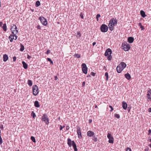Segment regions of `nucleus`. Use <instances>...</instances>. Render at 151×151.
<instances>
[{
  "mask_svg": "<svg viewBox=\"0 0 151 151\" xmlns=\"http://www.w3.org/2000/svg\"><path fill=\"white\" fill-rule=\"evenodd\" d=\"M8 57L7 55L6 54H5L3 55V61L4 62H6L8 59Z\"/></svg>",
  "mask_w": 151,
  "mask_h": 151,
  "instance_id": "obj_22",
  "label": "nucleus"
},
{
  "mask_svg": "<svg viewBox=\"0 0 151 151\" xmlns=\"http://www.w3.org/2000/svg\"><path fill=\"white\" fill-rule=\"evenodd\" d=\"M139 25L140 27V26H142V25L141 23H139L138 24Z\"/></svg>",
  "mask_w": 151,
  "mask_h": 151,
  "instance_id": "obj_59",
  "label": "nucleus"
},
{
  "mask_svg": "<svg viewBox=\"0 0 151 151\" xmlns=\"http://www.w3.org/2000/svg\"><path fill=\"white\" fill-rule=\"evenodd\" d=\"M17 36L15 35V36H14V39H13V40H16L17 39Z\"/></svg>",
  "mask_w": 151,
  "mask_h": 151,
  "instance_id": "obj_51",
  "label": "nucleus"
},
{
  "mask_svg": "<svg viewBox=\"0 0 151 151\" xmlns=\"http://www.w3.org/2000/svg\"><path fill=\"white\" fill-rule=\"evenodd\" d=\"M35 106L36 107L38 108L40 107V105L39 104L38 101H36L34 103Z\"/></svg>",
  "mask_w": 151,
  "mask_h": 151,
  "instance_id": "obj_23",
  "label": "nucleus"
},
{
  "mask_svg": "<svg viewBox=\"0 0 151 151\" xmlns=\"http://www.w3.org/2000/svg\"><path fill=\"white\" fill-rule=\"evenodd\" d=\"M134 40V38L133 37H129L128 38V42L129 43H132Z\"/></svg>",
  "mask_w": 151,
  "mask_h": 151,
  "instance_id": "obj_18",
  "label": "nucleus"
},
{
  "mask_svg": "<svg viewBox=\"0 0 151 151\" xmlns=\"http://www.w3.org/2000/svg\"><path fill=\"white\" fill-rule=\"evenodd\" d=\"M93 140L95 142H96L97 140V137H95V136L94 137V138L93 139Z\"/></svg>",
  "mask_w": 151,
  "mask_h": 151,
  "instance_id": "obj_40",
  "label": "nucleus"
},
{
  "mask_svg": "<svg viewBox=\"0 0 151 151\" xmlns=\"http://www.w3.org/2000/svg\"><path fill=\"white\" fill-rule=\"evenodd\" d=\"M140 28L141 29V30H142L145 29L144 27L142 25V26L140 27Z\"/></svg>",
  "mask_w": 151,
  "mask_h": 151,
  "instance_id": "obj_45",
  "label": "nucleus"
},
{
  "mask_svg": "<svg viewBox=\"0 0 151 151\" xmlns=\"http://www.w3.org/2000/svg\"><path fill=\"white\" fill-rule=\"evenodd\" d=\"M80 17L82 19H83V14H82V13H81L80 15Z\"/></svg>",
  "mask_w": 151,
  "mask_h": 151,
  "instance_id": "obj_49",
  "label": "nucleus"
},
{
  "mask_svg": "<svg viewBox=\"0 0 151 151\" xmlns=\"http://www.w3.org/2000/svg\"><path fill=\"white\" fill-rule=\"evenodd\" d=\"M3 143V140L1 137H0V145H1Z\"/></svg>",
  "mask_w": 151,
  "mask_h": 151,
  "instance_id": "obj_39",
  "label": "nucleus"
},
{
  "mask_svg": "<svg viewBox=\"0 0 151 151\" xmlns=\"http://www.w3.org/2000/svg\"><path fill=\"white\" fill-rule=\"evenodd\" d=\"M114 116L118 119H119L120 117V115L117 114H115L114 115Z\"/></svg>",
  "mask_w": 151,
  "mask_h": 151,
  "instance_id": "obj_38",
  "label": "nucleus"
},
{
  "mask_svg": "<svg viewBox=\"0 0 151 151\" xmlns=\"http://www.w3.org/2000/svg\"><path fill=\"white\" fill-rule=\"evenodd\" d=\"M113 20H110L109 21V22L108 25L109 29L111 31H112L114 30V26H113V25L112 22H113Z\"/></svg>",
  "mask_w": 151,
  "mask_h": 151,
  "instance_id": "obj_11",
  "label": "nucleus"
},
{
  "mask_svg": "<svg viewBox=\"0 0 151 151\" xmlns=\"http://www.w3.org/2000/svg\"><path fill=\"white\" fill-rule=\"evenodd\" d=\"M42 24L45 25L46 26L47 24V22L46 19L43 17H40L39 19Z\"/></svg>",
  "mask_w": 151,
  "mask_h": 151,
  "instance_id": "obj_4",
  "label": "nucleus"
},
{
  "mask_svg": "<svg viewBox=\"0 0 151 151\" xmlns=\"http://www.w3.org/2000/svg\"><path fill=\"white\" fill-rule=\"evenodd\" d=\"M58 77L57 76H55L54 77V79L55 80H57L58 79Z\"/></svg>",
  "mask_w": 151,
  "mask_h": 151,
  "instance_id": "obj_53",
  "label": "nucleus"
},
{
  "mask_svg": "<svg viewBox=\"0 0 151 151\" xmlns=\"http://www.w3.org/2000/svg\"><path fill=\"white\" fill-rule=\"evenodd\" d=\"M104 69H105V70H106V67L105 66H104V68H103Z\"/></svg>",
  "mask_w": 151,
  "mask_h": 151,
  "instance_id": "obj_63",
  "label": "nucleus"
},
{
  "mask_svg": "<svg viewBox=\"0 0 151 151\" xmlns=\"http://www.w3.org/2000/svg\"><path fill=\"white\" fill-rule=\"evenodd\" d=\"M119 65L123 69L126 67L127 65L126 64L123 62H121Z\"/></svg>",
  "mask_w": 151,
  "mask_h": 151,
  "instance_id": "obj_17",
  "label": "nucleus"
},
{
  "mask_svg": "<svg viewBox=\"0 0 151 151\" xmlns=\"http://www.w3.org/2000/svg\"><path fill=\"white\" fill-rule=\"evenodd\" d=\"M147 96H151V89H150L147 91Z\"/></svg>",
  "mask_w": 151,
  "mask_h": 151,
  "instance_id": "obj_34",
  "label": "nucleus"
},
{
  "mask_svg": "<svg viewBox=\"0 0 151 151\" xmlns=\"http://www.w3.org/2000/svg\"><path fill=\"white\" fill-rule=\"evenodd\" d=\"M107 137L109 139V142L111 143H113L114 142V139L112 136L109 133H108L107 135Z\"/></svg>",
  "mask_w": 151,
  "mask_h": 151,
  "instance_id": "obj_8",
  "label": "nucleus"
},
{
  "mask_svg": "<svg viewBox=\"0 0 151 151\" xmlns=\"http://www.w3.org/2000/svg\"><path fill=\"white\" fill-rule=\"evenodd\" d=\"M27 83L28 85L30 86H31L32 85V81L30 80H28L27 81Z\"/></svg>",
  "mask_w": 151,
  "mask_h": 151,
  "instance_id": "obj_26",
  "label": "nucleus"
},
{
  "mask_svg": "<svg viewBox=\"0 0 151 151\" xmlns=\"http://www.w3.org/2000/svg\"><path fill=\"white\" fill-rule=\"evenodd\" d=\"M139 25L140 27V26H142V25L141 23H139L138 24Z\"/></svg>",
  "mask_w": 151,
  "mask_h": 151,
  "instance_id": "obj_60",
  "label": "nucleus"
},
{
  "mask_svg": "<svg viewBox=\"0 0 151 151\" xmlns=\"http://www.w3.org/2000/svg\"><path fill=\"white\" fill-rule=\"evenodd\" d=\"M105 76L106 77V81H107L108 79V74L107 72H106L105 74Z\"/></svg>",
  "mask_w": 151,
  "mask_h": 151,
  "instance_id": "obj_33",
  "label": "nucleus"
},
{
  "mask_svg": "<svg viewBox=\"0 0 151 151\" xmlns=\"http://www.w3.org/2000/svg\"><path fill=\"white\" fill-rule=\"evenodd\" d=\"M3 25V23L2 22H0V27H1Z\"/></svg>",
  "mask_w": 151,
  "mask_h": 151,
  "instance_id": "obj_56",
  "label": "nucleus"
},
{
  "mask_svg": "<svg viewBox=\"0 0 151 151\" xmlns=\"http://www.w3.org/2000/svg\"><path fill=\"white\" fill-rule=\"evenodd\" d=\"M96 42H94L93 43V46L94 45H95L96 44Z\"/></svg>",
  "mask_w": 151,
  "mask_h": 151,
  "instance_id": "obj_58",
  "label": "nucleus"
},
{
  "mask_svg": "<svg viewBox=\"0 0 151 151\" xmlns=\"http://www.w3.org/2000/svg\"><path fill=\"white\" fill-rule=\"evenodd\" d=\"M85 83H86L85 81H84L83 82L82 84V87H84L85 86Z\"/></svg>",
  "mask_w": 151,
  "mask_h": 151,
  "instance_id": "obj_46",
  "label": "nucleus"
},
{
  "mask_svg": "<svg viewBox=\"0 0 151 151\" xmlns=\"http://www.w3.org/2000/svg\"><path fill=\"white\" fill-rule=\"evenodd\" d=\"M76 37H77L80 38L81 36V34L80 32H78L77 34Z\"/></svg>",
  "mask_w": 151,
  "mask_h": 151,
  "instance_id": "obj_30",
  "label": "nucleus"
},
{
  "mask_svg": "<svg viewBox=\"0 0 151 151\" xmlns=\"http://www.w3.org/2000/svg\"><path fill=\"white\" fill-rule=\"evenodd\" d=\"M91 74L92 76H94L95 75V73L93 72H91Z\"/></svg>",
  "mask_w": 151,
  "mask_h": 151,
  "instance_id": "obj_43",
  "label": "nucleus"
},
{
  "mask_svg": "<svg viewBox=\"0 0 151 151\" xmlns=\"http://www.w3.org/2000/svg\"><path fill=\"white\" fill-rule=\"evenodd\" d=\"M17 27L15 24H13V25L12 26L11 28V30L12 32H14V33L17 34L18 32V30H17Z\"/></svg>",
  "mask_w": 151,
  "mask_h": 151,
  "instance_id": "obj_9",
  "label": "nucleus"
},
{
  "mask_svg": "<svg viewBox=\"0 0 151 151\" xmlns=\"http://www.w3.org/2000/svg\"><path fill=\"white\" fill-rule=\"evenodd\" d=\"M101 31L103 32H106L108 30V27L105 24H102L100 27Z\"/></svg>",
  "mask_w": 151,
  "mask_h": 151,
  "instance_id": "obj_5",
  "label": "nucleus"
},
{
  "mask_svg": "<svg viewBox=\"0 0 151 151\" xmlns=\"http://www.w3.org/2000/svg\"><path fill=\"white\" fill-rule=\"evenodd\" d=\"M77 133L78 137L79 139H81L82 138V136L81 134V128L79 127H77Z\"/></svg>",
  "mask_w": 151,
  "mask_h": 151,
  "instance_id": "obj_10",
  "label": "nucleus"
},
{
  "mask_svg": "<svg viewBox=\"0 0 151 151\" xmlns=\"http://www.w3.org/2000/svg\"><path fill=\"white\" fill-rule=\"evenodd\" d=\"M124 69L120 66L118 65L116 68V70L118 73H120Z\"/></svg>",
  "mask_w": 151,
  "mask_h": 151,
  "instance_id": "obj_15",
  "label": "nucleus"
},
{
  "mask_svg": "<svg viewBox=\"0 0 151 151\" xmlns=\"http://www.w3.org/2000/svg\"><path fill=\"white\" fill-rule=\"evenodd\" d=\"M108 56L107 57V59L109 60H111L112 59V56L111 55H108Z\"/></svg>",
  "mask_w": 151,
  "mask_h": 151,
  "instance_id": "obj_35",
  "label": "nucleus"
},
{
  "mask_svg": "<svg viewBox=\"0 0 151 151\" xmlns=\"http://www.w3.org/2000/svg\"><path fill=\"white\" fill-rule=\"evenodd\" d=\"M68 144L70 147H71L72 146H73L74 149V151H78L76 144L74 141H71L70 139L68 138Z\"/></svg>",
  "mask_w": 151,
  "mask_h": 151,
  "instance_id": "obj_1",
  "label": "nucleus"
},
{
  "mask_svg": "<svg viewBox=\"0 0 151 151\" xmlns=\"http://www.w3.org/2000/svg\"><path fill=\"white\" fill-rule=\"evenodd\" d=\"M74 56L77 58H81L80 55L78 54H75L74 55Z\"/></svg>",
  "mask_w": 151,
  "mask_h": 151,
  "instance_id": "obj_29",
  "label": "nucleus"
},
{
  "mask_svg": "<svg viewBox=\"0 0 151 151\" xmlns=\"http://www.w3.org/2000/svg\"><path fill=\"white\" fill-rule=\"evenodd\" d=\"M92 122V120L91 119H89V123H91Z\"/></svg>",
  "mask_w": 151,
  "mask_h": 151,
  "instance_id": "obj_61",
  "label": "nucleus"
},
{
  "mask_svg": "<svg viewBox=\"0 0 151 151\" xmlns=\"http://www.w3.org/2000/svg\"><path fill=\"white\" fill-rule=\"evenodd\" d=\"M149 146L151 148V144L149 145Z\"/></svg>",
  "mask_w": 151,
  "mask_h": 151,
  "instance_id": "obj_64",
  "label": "nucleus"
},
{
  "mask_svg": "<svg viewBox=\"0 0 151 151\" xmlns=\"http://www.w3.org/2000/svg\"><path fill=\"white\" fill-rule=\"evenodd\" d=\"M37 29H41V27H40V25H38V26H37Z\"/></svg>",
  "mask_w": 151,
  "mask_h": 151,
  "instance_id": "obj_54",
  "label": "nucleus"
},
{
  "mask_svg": "<svg viewBox=\"0 0 151 151\" xmlns=\"http://www.w3.org/2000/svg\"><path fill=\"white\" fill-rule=\"evenodd\" d=\"M65 127L64 126H63V127H62V126L60 125V130H61L62 129Z\"/></svg>",
  "mask_w": 151,
  "mask_h": 151,
  "instance_id": "obj_47",
  "label": "nucleus"
},
{
  "mask_svg": "<svg viewBox=\"0 0 151 151\" xmlns=\"http://www.w3.org/2000/svg\"><path fill=\"white\" fill-rule=\"evenodd\" d=\"M13 60L14 61H16V57L15 56H14L13 57Z\"/></svg>",
  "mask_w": 151,
  "mask_h": 151,
  "instance_id": "obj_48",
  "label": "nucleus"
},
{
  "mask_svg": "<svg viewBox=\"0 0 151 151\" xmlns=\"http://www.w3.org/2000/svg\"><path fill=\"white\" fill-rule=\"evenodd\" d=\"M140 13L141 15V16L143 17L144 18L146 16V15L145 14V12H144V11H143V10L140 11Z\"/></svg>",
  "mask_w": 151,
  "mask_h": 151,
  "instance_id": "obj_24",
  "label": "nucleus"
},
{
  "mask_svg": "<svg viewBox=\"0 0 151 151\" xmlns=\"http://www.w3.org/2000/svg\"><path fill=\"white\" fill-rule=\"evenodd\" d=\"M148 132H149V134H150L151 133V129H149V130H148Z\"/></svg>",
  "mask_w": 151,
  "mask_h": 151,
  "instance_id": "obj_55",
  "label": "nucleus"
},
{
  "mask_svg": "<svg viewBox=\"0 0 151 151\" xmlns=\"http://www.w3.org/2000/svg\"><path fill=\"white\" fill-rule=\"evenodd\" d=\"M94 134V133L92 131H89L87 132V135L91 137L93 136Z\"/></svg>",
  "mask_w": 151,
  "mask_h": 151,
  "instance_id": "obj_14",
  "label": "nucleus"
},
{
  "mask_svg": "<svg viewBox=\"0 0 151 151\" xmlns=\"http://www.w3.org/2000/svg\"><path fill=\"white\" fill-rule=\"evenodd\" d=\"M81 67L83 72L84 74H86L87 73L88 68L86 65L84 63H83L81 65Z\"/></svg>",
  "mask_w": 151,
  "mask_h": 151,
  "instance_id": "obj_6",
  "label": "nucleus"
},
{
  "mask_svg": "<svg viewBox=\"0 0 151 151\" xmlns=\"http://www.w3.org/2000/svg\"><path fill=\"white\" fill-rule=\"evenodd\" d=\"M0 127L1 128V129H4V127H3V125H1L0 126Z\"/></svg>",
  "mask_w": 151,
  "mask_h": 151,
  "instance_id": "obj_50",
  "label": "nucleus"
},
{
  "mask_svg": "<svg viewBox=\"0 0 151 151\" xmlns=\"http://www.w3.org/2000/svg\"><path fill=\"white\" fill-rule=\"evenodd\" d=\"M109 107L111 109L110 110V111L111 112L112 111H113V109L112 106L110 105V106H109Z\"/></svg>",
  "mask_w": 151,
  "mask_h": 151,
  "instance_id": "obj_42",
  "label": "nucleus"
},
{
  "mask_svg": "<svg viewBox=\"0 0 151 151\" xmlns=\"http://www.w3.org/2000/svg\"><path fill=\"white\" fill-rule=\"evenodd\" d=\"M122 47L123 49L125 51H128L130 48V46L129 44H128L127 43H122Z\"/></svg>",
  "mask_w": 151,
  "mask_h": 151,
  "instance_id": "obj_2",
  "label": "nucleus"
},
{
  "mask_svg": "<svg viewBox=\"0 0 151 151\" xmlns=\"http://www.w3.org/2000/svg\"><path fill=\"white\" fill-rule=\"evenodd\" d=\"M126 151H132V150L130 147H128L127 148Z\"/></svg>",
  "mask_w": 151,
  "mask_h": 151,
  "instance_id": "obj_41",
  "label": "nucleus"
},
{
  "mask_svg": "<svg viewBox=\"0 0 151 151\" xmlns=\"http://www.w3.org/2000/svg\"><path fill=\"white\" fill-rule=\"evenodd\" d=\"M31 58V56L29 55H27V58L28 59H30Z\"/></svg>",
  "mask_w": 151,
  "mask_h": 151,
  "instance_id": "obj_52",
  "label": "nucleus"
},
{
  "mask_svg": "<svg viewBox=\"0 0 151 151\" xmlns=\"http://www.w3.org/2000/svg\"><path fill=\"white\" fill-rule=\"evenodd\" d=\"M50 50H47V51L46 52V54H47L48 55L50 53Z\"/></svg>",
  "mask_w": 151,
  "mask_h": 151,
  "instance_id": "obj_44",
  "label": "nucleus"
},
{
  "mask_svg": "<svg viewBox=\"0 0 151 151\" xmlns=\"http://www.w3.org/2000/svg\"><path fill=\"white\" fill-rule=\"evenodd\" d=\"M12 35H11L9 37V39H10V42H13V39H14V36H15V35L17 34H16V33H14V32H12Z\"/></svg>",
  "mask_w": 151,
  "mask_h": 151,
  "instance_id": "obj_13",
  "label": "nucleus"
},
{
  "mask_svg": "<svg viewBox=\"0 0 151 151\" xmlns=\"http://www.w3.org/2000/svg\"><path fill=\"white\" fill-rule=\"evenodd\" d=\"M125 78L128 80H129L131 78L130 75L128 73L125 74Z\"/></svg>",
  "mask_w": 151,
  "mask_h": 151,
  "instance_id": "obj_21",
  "label": "nucleus"
},
{
  "mask_svg": "<svg viewBox=\"0 0 151 151\" xmlns=\"http://www.w3.org/2000/svg\"><path fill=\"white\" fill-rule=\"evenodd\" d=\"M31 115L34 118L36 116V115L35 112L32 111L31 113Z\"/></svg>",
  "mask_w": 151,
  "mask_h": 151,
  "instance_id": "obj_36",
  "label": "nucleus"
},
{
  "mask_svg": "<svg viewBox=\"0 0 151 151\" xmlns=\"http://www.w3.org/2000/svg\"><path fill=\"white\" fill-rule=\"evenodd\" d=\"M47 60L48 61L50 62V63L51 64H52V65H53V62L51 60V59L49 58H47Z\"/></svg>",
  "mask_w": 151,
  "mask_h": 151,
  "instance_id": "obj_32",
  "label": "nucleus"
},
{
  "mask_svg": "<svg viewBox=\"0 0 151 151\" xmlns=\"http://www.w3.org/2000/svg\"><path fill=\"white\" fill-rule=\"evenodd\" d=\"M112 53V51L110 48L107 49L105 53V56H107L109 55H111Z\"/></svg>",
  "mask_w": 151,
  "mask_h": 151,
  "instance_id": "obj_12",
  "label": "nucleus"
},
{
  "mask_svg": "<svg viewBox=\"0 0 151 151\" xmlns=\"http://www.w3.org/2000/svg\"><path fill=\"white\" fill-rule=\"evenodd\" d=\"M40 5V2L39 1H37L35 3V6L38 7Z\"/></svg>",
  "mask_w": 151,
  "mask_h": 151,
  "instance_id": "obj_27",
  "label": "nucleus"
},
{
  "mask_svg": "<svg viewBox=\"0 0 151 151\" xmlns=\"http://www.w3.org/2000/svg\"><path fill=\"white\" fill-rule=\"evenodd\" d=\"M122 107L123 109L124 110H126L127 108V103L124 102L123 101L122 102Z\"/></svg>",
  "mask_w": 151,
  "mask_h": 151,
  "instance_id": "obj_19",
  "label": "nucleus"
},
{
  "mask_svg": "<svg viewBox=\"0 0 151 151\" xmlns=\"http://www.w3.org/2000/svg\"><path fill=\"white\" fill-rule=\"evenodd\" d=\"M15 151H20L19 149H16L15 150Z\"/></svg>",
  "mask_w": 151,
  "mask_h": 151,
  "instance_id": "obj_62",
  "label": "nucleus"
},
{
  "mask_svg": "<svg viewBox=\"0 0 151 151\" xmlns=\"http://www.w3.org/2000/svg\"><path fill=\"white\" fill-rule=\"evenodd\" d=\"M31 139L34 142H36V140L35 137L33 136H31Z\"/></svg>",
  "mask_w": 151,
  "mask_h": 151,
  "instance_id": "obj_31",
  "label": "nucleus"
},
{
  "mask_svg": "<svg viewBox=\"0 0 151 151\" xmlns=\"http://www.w3.org/2000/svg\"><path fill=\"white\" fill-rule=\"evenodd\" d=\"M2 29L4 31H6L7 30V27L6 25V23H4L3 24L2 27Z\"/></svg>",
  "mask_w": 151,
  "mask_h": 151,
  "instance_id": "obj_25",
  "label": "nucleus"
},
{
  "mask_svg": "<svg viewBox=\"0 0 151 151\" xmlns=\"http://www.w3.org/2000/svg\"><path fill=\"white\" fill-rule=\"evenodd\" d=\"M148 111L150 112H151V108H149V109Z\"/></svg>",
  "mask_w": 151,
  "mask_h": 151,
  "instance_id": "obj_57",
  "label": "nucleus"
},
{
  "mask_svg": "<svg viewBox=\"0 0 151 151\" xmlns=\"http://www.w3.org/2000/svg\"><path fill=\"white\" fill-rule=\"evenodd\" d=\"M42 121H44L46 124L47 125L49 123V121L47 115L44 114L42 116Z\"/></svg>",
  "mask_w": 151,
  "mask_h": 151,
  "instance_id": "obj_7",
  "label": "nucleus"
},
{
  "mask_svg": "<svg viewBox=\"0 0 151 151\" xmlns=\"http://www.w3.org/2000/svg\"><path fill=\"white\" fill-rule=\"evenodd\" d=\"M101 16L100 14H98L96 15V18L97 19V21L98 22L99 21V18Z\"/></svg>",
  "mask_w": 151,
  "mask_h": 151,
  "instance_id": "obj_37",
  "label": "nucleus"
},
{
  "mask_svg": "<svg viewBox=\"0 0 151 151\" xmlns=\"http://www.w3.org/2000/svg\"><path fill=\"white\" fill-rule=\"evenodd\" d=\"M113 20V22H112L113 25V26H115L116 25V24H117V20L116 19H114V18H112L110 20Z\"/></svg>",
  "mask_w": 151,
  "mask_h": 151,
  "instance_id": "obj_16",
  "label": "nucleus"
},
{
  "mask_svg": "<svg viewBox=\"0 0 151 151\" xmlns=\"http://www.w3.org/2000/svg\"><path fill=\"white\" fill-rule=\"evenodd\" d=\"M33 94L35 96H36L39 93L38 88L36 85L33 86L32 87Z\"/></svg>",
  "mask_w": 151,
  "mask_h": 151,
  "instance_id": "obj_3",
  "label": "nucleus"
},
{
  "mask_svg": "<svg viewBox=\"0 0 151 151\" xmlns=\"http://www.w3.org/2000/svg\"><path fill=\"white\" fill-rule=\"evenodd\" d=\"M23 68L25 69H27L28 67L27 64L24 62L23 61L22 62Z\"/></svg>",
  "mask_w": 151,
  "mask_h": 151,
  "instance_id": "obj_20",
  "label": "nucleus"
},
{
  "mask_svg": "<svg viewBox=\"0 0 151 151\" xmlns=\"http://www.w3.org/2000/svg\"><path fill=\"white\" fill-rule=\"evenodd\" d=\"M24 46L22 44H21V48L20 49V51H23L24 50Z\"/></svg>",
  "mask_w": 151,
  "mask_h": 151,
  "instance_id": "obj_28",
  "label": "nucleus"
}]
</instances>
